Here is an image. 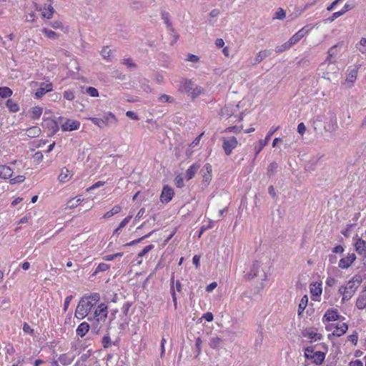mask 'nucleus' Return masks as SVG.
I'll list each match as a JSON object with an SVG mask.
<instances>
[{
	"label": "nucleus",
	"mask_w": 366,
	"mask_h": 366,
	"mask_svg": "<svg viewBox=\"0 0 366 366\" xmlns=\"http://www.w3.org/2000/svg\"><path fill=\"white\" fill-rule=\"evenodd\" d=\"M100 300V295L98 293H94L88 296H84L79 301L76 311L75 317L79 320L84 319L88 315L91 310L98 303Z\"/></svg>",
	"instance_id": "obj_1"
},
{
	"label": "nucleus",
	"mask_w": 366,
	"mask_h": 366,
	"mask_svg": "<svg viewBox=\"0 0 366 366\" xmlns=\"http://www.w3.org/2000/svg\"><path fill=\"white\" fill-rule=\"evenodd\" d=\"M362 282V277L355 274L345 285H342L339 288L338 292L342 296V302L350 300L354 296Z\"/></svg>",
	"instance_id": "obj_2"
},
{
	"label": "nucleus",
	"mask_w": 366,
	"mask_h": 366,
	"mask_svg": "<svg viewBox=\"0 0 366 366\" xmlns=\"http://www.w3.org/2000/svg\"><path fill=\"white\" fill-rule=\"evenodd\" d=\"M179 90L187 93L192 98H196L203 94L205 90L202 86L196 84L191 79H184L180 84Z\"/></svg>",
	"instance_id": "obj_3"
},
{
	"label": "nucleus",
	"mask_w": 366,
	"mask_h": 366,
	"mask_svg": "<svg viewBox=\"0 0 366 366\" xmlns=\"http://www.w3.org/2000/svg\"><path fill=\"white\" fill-rule=\"evenodd\" d=\"M108 315V307L104 303L99 304L94 312L93 318L89 317L88 320L89 321L94 320V325L95 329L98 330L102 327V322H104Z\"/></svg>",
	"instance_id": "obj_4"
},
{
	"label": "nucleus",
	"mask_w": 366,
	"mask_h": 366,
	"mask_svg": "<svg viewBox=\"0 0 366 366\" xmlns=\"http://www.w3.org/2000/svg\"><path fill=\"white\" fill-rule=\"evenodd\" d=\"M311 30L310 26H305L296 32L287 42L282 45L281 48L277 50V52H282L290 49L292 45L299 42L304 36L307 35Z\"/></svg>",
	"instance_id": "obj_5"
},
{
	"label": "nucleus",
	"mask_w": 366,
	"mask_h": 366,
	"mask_svg": "<svg viewBox=\"0 0 366 366\" xmlns=\"http://www.w3.org/2000/svg\"><path fill=\"white\" fill-rule=\"evenodd\" d=\"M305 356L307 359L312 360L317 365L321 364L325 358V353L320 351L315 352L311 347L305 348Z\"/></svg>",
	"instance_id": "obj_6"
},
{
	"label": "nucleus",
	"mask_w": 366,
	"mask_h": 366,
	"mask_svg": "<svg viewBox=\"0 0 366 366\" xmlns=\"http://www.w3.org/2000/svg\"><path fill=\"white\" fill-rule=\"evenodd\" d=\"M326 330L332 332V335L337 337L343 335L348 330L346 323H330L326 325Z\"/></svg>",
	"instance_id": "obj_7"
},
{
	"label": "nucleus",
	"mask_w": 366,
	"mask_h": 366,
	"mask_svg": "<svg viewBox=\"0 0 366 366\" xmlns=\"http://www.w3.org/2000/svg\"><path fill=\"white\" fill-rule=\"evenodd\" d=\"M222 142V147L227 155H229L238 144L237 139L234 137L223 138Z\"/></svg>",
	"instance_id": "obj_8"
},
{
	"label": "nucleus",
	"mask_w": 366,
	"mask_h": 366,
	"mask_svg": "<svg viewBox=\"0 0 366 366\" xmlns=\"http://www.w3.org/2000/svg\"><path fill=\"white\" fill-rule=\"evenodd\" d=\"M357 67L349 68L347 71V76L345 81L342 83V85L345 86L346 88L352 87L357 79Z\"/></svg>",
	"instance_id": "obj_9"
},
{
	"label": "nucleus",
	"mask_w": 366,
	"mask_h": 366,
	"mask_svg": "<svg viewBox=\"0 0 366 366\" xmlns=\"http://www.w3.org/2000/svg\"><path fill=\"white\" fill-rule=\"evenodd\" d=\"M356 255L355 253H347L345 257L340 259L338 267L342 269H347L354 263Z\"/></svg>",
	"instance_id": "obj_10"
},
{
	"label": "nucleus",
	"mask_w": 366,
	"mask_h": 366,
	"mask_svg": "<svg viewBox=\"0 0 366 366\" xmlns=\"http://www.w3.org/2000/svg\"><path fill=\"white\" fill-rule=\"evenodd\" d=\"M53 90V84L49 81H46L39 84V88L34 94L36 99L41 98L46 93Z\"/></svg>",
	"instance_id": "obj_11"
},
{
	"label": "nucleus",
	"mask_w": 366,
	"mask_h": 366,
	"mask_svg": "<svg viewBox=\"0 0 366 366\" xmlns=\"http://www.w3.org/2000/svg\"><path fill=\"white\" fill-rule=\"evenodd\" d=\"M279 129L278 127H272L269 132L267 133L266 137L264 139H260L259 141V146L256 147L254 148L255 154L257 155L262 149L268 144L271 137L273 135V134Z\"/></svg>",
	"instance_id": "obj_12"
},
{
	"label": "nucleus",
	"mask_w": 366,
	"mask_h": 366,
	"mask_svg": "<svg viewBox=\"0 0 366 366\" xmlns=\"http://www.w3.org/2000/svg\"><path fill=\"white\" fill-rule=\"evenodd\" d=\"M36 9L41 12V16L48 19H51L54 13V9L50 3L36 6Z\"/></svg>",
	"instance_id": "obj_13"
},
{
	"label": "nucleus",
	"mask_w": 366,
	"mask_h": 366,
	"mask_svg": "<svg viewBox=\"0 0 366 366\" xmlns=\"http://www.w3.org/2000/svg\"><path fill=\"white\" fill-rule=\"evenodd\" d=\"M302 335L310 340L311 342H316L322 339V335L318 333L316 328H307L303 330Z\"/></svg>",
	"instance_id": "obj_14"
},
{
	"label": "nucleus",
	"mask_w": 366,
	"mask_h": 366,
	"mask_svg": "<svg viewBox=\"0 0 366 366\" xmlns=\"http://www.w3.org/2000/svg\"><path fill=\"white\" fill-rule=\"evenodd\" d=\"M80 122L76 120L67 119L62 124L61 129L64 132H71L77 130L80 127Z\"/></svg>",
	"instance_id": "obj_15"
},
{
	"label": "nucleus",
	"mask_w": 366,
	"mask_h": 366,
	"mask_svg": "<svg viewBox=\"0 0 366 366\" xmlns=\"http://www.w3.org/2000/svg\"><path fill=\"white\" fill-rule=\"evenodd\" d=\"M174 196V190L172 187L165 185L163 187L161 195L160 201L162 203H168L170 202Z\"/></svg>",
	"instance_id": "obj_16"
},
{
	"label": "nucleus",
	"mask_w": 366,
	"mask_h": 366,
	"mask_svg": "<svg viewBox=\"0 0 366 366\" xmlns=\"http://www.w3.org/2000/svg\"><path fill=\"white\" fill-rule=\"evenodd\" d=\"M212 168L210 164H206L202 169L201 170V173L202 175L203 183L206 185H208L212 180Z\"/></svg>",
	"instance_id": "obj_17"
},
{
	"label": "nucleus",
	"mask_w": 366,
	"mask_h": 366,
	"mask_svg": "<svg viewBox=\"0 0 366 366\" xmlns=\"http://www.w3.org/2000/svg\"><path fill=\"white\" fill-rule=\"evenodd\" d=\"M260 264L258 261H254L250 265L249 272H244V277L248 280L252 279L256 277L259 272Z\"/></svg>",
	"instance_id": "obj_18"
},
{
	"label": "nucleus",
	"mask_w": 366,
	"mask_h": 366,
	"mask_svg": "<svg viewBox=\"0 0 366 366\" xmlns=\"http://www.w3.org/2000/svg\"><path fill=\"white\" fill-rule=\"evenodd\" d=\"M339 46V44H336L333 46H332L329 51H328V56L325 60V61L322 64V66L325 65L330 66V64H332L334 63V61L332 60L333 58H335L337 54V47Z\"/></svg>",
	"instance_id": "obj_19"
},
{
	"label": "nucleus",
	"mask_w": 366,
	"mask_h": 366,
	"mask_svg": "<svg viewBox=\"0 0 366 366\" xmlns=\"http://www.w3.org/2000/svg\"><path fill=\"white\" fill-rule=\"evenodd\" d=\"M340 318V316L339 315L337 310H328L325 312V314L322 318V321H323V322H333V321H336V320H339Z\"/></svg>",
	"instance_id": "obj_20"
},
{
	"label": "nucleus",
	"mask_w": 366,
	"mask_h": 366,
	"mask_svg": "<svg viewBox=\"0 0 366 366\" xmlns=\"http://www.w3.org/2000/svg\"><path fill=\"white\" fill-rule=\"evenodd\" d=\"M355 248L360 255H366V241L360 238L357 239L355 243Z\"/></svg>",
	"instance_id": "obj_21"
},
{
	"label": "nucleus",
	"mask_w": 366,
	"mask_h": 366,
	"mask_svg": "<svg viewBox=\"0 0 366 366\" xmlns=\"http://www.w3.org/2000/svg\"><path fill=\"white\" fill-rule=\"evenodd\" d=\"M13 170L7 165H0V178L3 179H10L12 177Z\"/></svg>",
	"instance_id": "obj_22"
},
{
	"label": "nucleus",
	"mask_w": 366,
	"mask_h": 366,
	"mask_svg": "<svg viewBox=\"0 0 366 366\" xmlns=\"http://www.w3.org/2000/svg\"><path fill=\"white\" fill-rule=\"evenodd\" d=\"M75 355L72 353L62 354L59 357V362L64 366L70 365L74 360Z\"/></svg>",
	"instance_id": "obj_23"
},
{
	"label": "nucleus",
	"mask_w": 366,
	"mask_h": 366,
	"mask_svg": "<svg viewBox=\"0 0 366 366\" xmlns=\"http://www.w3.org/2000/svg\"><path fill=\"white\" fill-rule=\"evenodd\" d=\"M352 6L350 4H345L343 8L337 12L332 14V16L328 19L330 22L333 21L335 19L345 14L347 11L352 9Z\"/></svg>",
	"instance_id": "obj_24"
},
{
	"label": "nucleus",
	"mask_w": 366,
	"mask_h": 366,
	"mask_svg": "<svg viewBox=\"0 0 366 366\" xmlns=\"http://www.w3.org/2000/svg\"><path fill=\"white\" fill-rule=\"evenodd\" d=\"M72 174L71 172L66 167H63L61 169L60 174L58 177V179L61 182H67L71 177Z\"/></svg>",
	"instance_id": "obj_25"
},
{
	"label": "nucleus",
	"mask_w": 366,
	"mask_h": 366,
	"mask_svg": "<svg viewBox=\"0 0 366 366\" xmlns=\"http://www.w3.org/2000/svg\"><path fill=\"white\" fill-rule=\"evenodd\" d=\"M199 169V164H193L192 165H191L186 171L185 178L187 180L192 179Z\"/></svg>",
	"instance_id": "obj_26"
},
{
	"label": "nucleus",
	"mask_w": 366,
	"mask_h": 366,
	"mask_svg": "<svg viewBox=\"0 0 366 366\" xmlns=\"http://www.w3.org/2000/svg\"><path fill=\"white\" fill-rule=\"evenodd\" d=\"M89 330V325L87 322H84L78 326L76 332L77 335L82 337L88 332Z\"/></svg>",
	"instance_id": "obj_27"
},
{
	"label": "nucleus",
	"mask_w": 366,
	"mask_h": 366,
	"mask_svg": "<svg viewBox=\"0 0 366 366\" xmlns=\"http://www.w3.org/2000/svg\"><path fill=\"white\" fill-rule=\"evenodd\" d=\"M219 14L220 11L219 9H212L209 14L208 24L212 26H216L217 18Z\"/></svg>",
	"instance_id": "obj_28"
},
{
	"label": "nucleus",
	"mask_w": 366,
	"mask_h": 366,
	"mask_svg": "<svg viewBox=\"0 0 366 366\" xmlns=\"http://www.w3.org/2000/svg\"><path fill=\"white\" fill-rule=\"evenodd\" d=\"M26 135L29 137L34 138L41 134V129L37 126H34L30 128H29L26 132Z\"/></svg>",
	"instance_id": "obj_29"
},
{
	"label": "nucleus",
	"mask_w": 366,
	"mask_h": 366,
	"mask_svg": "<svg viewBox=\"0 0 366 366\" xmlns=\"http://www.w3.org/2000/svg\"><path fill=\"white\" fill-rule=\"evenodd\" d=\"M102 119L105 126L117 122L115 115L112 112L105 113Z\"/></svg>",
	"instance_id": "obj_30"
},
{
	"label": "nucleus",
	"mask_w": 366,
	"mask_h": 366,
	"mask_svg": "<svg viewBox=\"0 0 366 366\" xmlns=\"http://www.w3.org/2000/svg\"><path fill=\"white\" fill-rule=\"evenodd\" d=\"M41 31L49 39L55 40L59 36V34L47 28H42Z\"/></svg>",
	"instance_id": "obj_31"
},
{
	"label": "nucleus",
	"mask_w": 366,
	"mask_h": 366,
	"mask_svg": "<svg viewBox=\"0 0 366 366\" xmlns=\"http://www.w3.org/2000/svg\"><path fill=\"white\" fill-rule=\"evenodd\" d=\"M310 292L314 297H320L322 292L320 284H312L310 285Z\"/></svg>",
	"instance_id": "obj_32"
},
{
	"label": "nucleus",
	"mask_w": 366,
	"mask_h": 366,
	"mask_svg": "<svg viewBox=\"0 0 366 366\" xmlns=\"http://www.w3.org/2000/svg\"><path fill=\"white\" fill-rule=\"evenodd\" d=\"M83 199L81 196H76L75 198L71 199L67 202L66 207L69 209L76 207L81 202Z\"/></svg>",
	"instance_id": "obj_33"
},
{
	"label": "nucleus",
	"mask_w": 366,
	"mask_h": 366,
	"mask_svg": "<svg viewBox=\"0 0 366 366\" xmlns=\"http://www.w3.org/2000/svg\"><path fill=\"white\" fill-rule=\"evenodd\" d=\"M122 210V207L119 205H115L114 206L111 210L107 212L104 215V219H109L112 217V216L119 213Z\"/></svg>",
	"instance_id": "obj_34"
},
{
	"label": "nucleus",
	"mask_w": 366,
	"mask_h": 366,
	"mask_svg": "<svg viewBox=\"0 0 366 366\" xmlns=\"http://www.w3.org/2000/svg\"><path fill=\"white\" fill-rule=\"evenodd\" d=\"M356 307L359 310H362L366 307V295L360 294L356 300Z\"/></svg>",
	"instance_id": "obj_35"
},
{
	"label": "nucleus",
	"mask_w": 366,
	"mask_h": 366,
	"mask_svg": "<svg viewBox=\"0 0 366 366\" xmlns=\"http://www.w3.org/2000/svg\"><path fill=\"white\" fill-rule=\"evenodd\" d=\"M6 106L10 112H17L19 110V104L13 100L9 99L6 102Z\"/></svg>",
	"instance_id": "obj_36"
},
{
	"label": "nucleus",
	"mask_w": 366,
	"mask_h": 366,
	"mask_svg": "<svg viewBox=\"0 0 366 366\" xmlns=\"http://www.w3.org/2000/svg\"><path fill=\"white\" fill-rule=\"evenodd\" d=\"M222 340L217 336L212 337L209 340V345L212 349H218L222 343Z\"/></svg>",
	"instance_id": "obj_37"
},
{
	"label": "nucleus",
	"mask_w": 366,
	"mask_h": 366,
	"mask_svg": "<svg viewBox=\"0 0 366 366\" xmlns=\"http://www.w3.org/2000/svg\"><path fill=\"white\" fill-rule=\"evenodd\" d=\"M31 117L34 119H39L43 112V108L41 107H34L31 108Z\"/></svg>",
	"instance_id": "obj_38"
},
{
	"label": "nucleus",
	"mask_w": 366,
	"mask_h": 366,
	"mask_svg": "<svg viewBox=\"0 0 366 366\" xmlns=\"http://www.w3.org/2000/svg\"><path fill=\"white\" fill-rule=\"evenodd\" d=\"M49 25L54 29H59L64 32H67V27L64 26L61 21L56 20L49 23Z\"/></svg>",
	"instance_id": "obj_39"
},
{
	"label": "nucleus",
	"mask_w": 366,
	"mask_h": 366,
	"mask_svg": "<svg viewBox=\"0 0 366 366\" xmlns=\"http://www.w3.org/2000/svg\"><path fill=\"white\" fill-rule=\"evenodd\" d=\"M268 55V51L267 50L261 51L258 54H257L256 56L254 59V61L252 62L253 64H257L261 62L264 59H265Z\"/></svg>",
	"instance_id": "obj_40"
},
{
	"label": "nucleus",
	"mask_w": 366,
	"mask_h": 366,
	"mask_svg": "<svg viewBox=\"0 0 366 366\" xmlns=\"http://www.w3.org/2000/svg\"><path fill=\"white\" fill-rule=\"evenodd\" d=\"M308 302V297L307 295H304L300 303H299V307H298V314L300 315L306 308Z\"/></svg>",
	"instance_id": "obj_41"
},
{
	"label": "nucleus",
	"mask_w": 366,
	"mask_h": 366,
	"mask_svg": "<svg viewBox=\"0 0 366 366\" xmlns=\"http://www.w3.org/2000/svg\"><path fill=\"white\" fill-rule=\"evenodd\" d=\"M174 285V277L172 276L170 280V293H171V295L172 297L174 307L177 308V296H176Z\"/></svg>",
	"instance_id": "obj_42"
},
{
	"label": "nucleus",
	"mask_w": 366,
	"mask_h": 366,
	"mask_svg": "<svg viewBox=\"0 0 366 366\" xmlns=\"http://www.w3.org/2000/svg\"><path fill=\"white\" fill-rule=\"evenodd\" d=\"M12 94L13 92L10 88L7 86L0 87V97L1 98L10 97Z\"/></svg>",
	"instance_id": "obj_43"
},
{
	"label": "nucleus",
	"mask_w": 366,
	"mask_h": 366,
	"mask_svg": "<svg viewBox=\"0 0 366 366\" xmlns=\"http://www.w3.org/2000/svg\"><path fill=\"white\" fill-rule=\"evenodd\" d=\"M85 93L88 94L90 97H99L98 90L96 88L92 87V86L86 87Z\"/></svg>",
	"instance_id": "obj_44"
},
{
	"label": "nucleus",
	"mask_w": 366,
	"mask_h": 366,
	"mask_svg": "<svg viewBox=\"0 0 366 366\" xmlns=\"http://www.w3.org/2000/svg\"><path fill=\"white\" fill-rule=\"evenodd\" d=\"M242 129H243V127L242 126L241 127H237V126L229 127L226 128L224 129V132H225V133L234 132V133L238 134L242 130Z\"/></svg>",
	"instance_id": "obj_45"
},
{
	"label": "nucleus",
	"mask_w": 366,
	"mask_h": 366,
	"mask_svg": "<svg viewBox=\"0 0 366 366\" xmlns=\"http://www.w3.org/2000/svg\"><path fill=\"white\" fill-rule=\"evenodd\" d=\"M357 49L362 54H366V38H362L360 39Z\"/></svg>",
	"instance_id": "obj_46"
},
{
	"label": "nucleus",
	"mask_w": 366,
	"mask_h": 366,
	"mask_svg": "<svg viewBox=\"0 0 366 366\" xmlns=\"http://www.w3.org/2000/svg\"><path fill=\"white\" fill-rule=\"evenodd\" d=\"M112 54V50L108 46L104 47L101 51V54H102V57L104 59H107V60L109 59V57L111 56Z\"/></svg>",
	"instance_id": "obj_47"
},
{
	"label": "nucleus",
	"mask_w": 366,
	"mask_h": 366,
	"mask_svg": "<svg viewBox=\"0 0 366 366\" xmlns=\"http://www.w3.org/2000/svg\"><path fill=\"white\" fill-rule=\"evenodd\" d=\"M25 177L24 175H18L14 178H10L9 179V182L10 184H17V183H21L23 182H24L25 180Z\"/></svg>",
	"instance_id": "obj_48"
},
{
	"label": "nucleus",
	"mask_w": 366,
	"mask_h": 366,
	"mask_svg": "<svg viewBox=\"0 0 366 366\" xmlns=\"http://www.w3.org/2000/svg\"><path fill=\"white\" fill-rule=\"evenodd\" d=\"M159 101L160 102H163V103H165V102L172 103V102H174V99L172 97L169 96L167 94H162L159 97Z\"/></svg>",
	"instance_id": "obj_49"
},
{
	"label": "nucleus",
	"mask_w": 366,
	"mask_h": 366,
	"mask_svg": "<svg viewBox=\"0 0 366 366\" xmlns=\"http://www.w3.org/2000/svg\"><path fill=\"white\" fill-rule=\"evenodd\" d=\"M109 267H110V266L106 263H100L97 267L94 272L98 273V272H104V271H107V269H109Z\"/></svg>",
	"instance_id": "obj_50"
},
{
	"label": "nucleus",
	"mask_w": 366,
	"mask_h": 366,
	"mask_svg": "<svg viewBox=\"0 0 366 366\" xmlns=\"http://www.w3.org/2000/svg\"><path fill=\"white\" fill-rule=\"evenodd\" d=\"M88 119L100 128L105 126L102 118L89 117Z\"/></svg>",
	"instance_id": "obj_51"
},
{
	"label": "nucleus",
	"mask_w": 366,
	"mask_h": 366,
	"mask_svg": "<svg viewBox=\"0 0 366 366\" xmlns=\"http://www.w3.org/2000/svg\"><path fill=\"white\" fill-rule=\"evenodd\" d=\"M277 164L276 162H272L267 167V173L269 175L273 174L277 169Z\"/></svg>",
	"instance_id": "obj_52"
},
{
	"label": "nucleus",
	"mask_w": 366,
	"mask_h": 366,
	"mask_svg": "<svg viewBox=\"0 0 366 366\" xmlns=\"http://www.w3.org/2000/svg\"><path fill=\"white\" fill-rule=\"evenodd\" d=\"M123 255L122 252H118L113 254H108L103 257V259L105 261H112L116 257H122Z\"/></svg>",
	"instance_id": "obj_53"
},
{
	"label": "nucleus",
	"mask_w": 366,
	"mask_h": 366,
	"mask_svg": "<svg viewBox=\"0 0 366 366\" xmlns=\"http://www.w3.org/2000/svg\"><path fill=\"white\" fill-rule=\"evenodd\" d=\"M102 345L104 348H108L111 346L112 345V341H111V338L109 335H105L103 338H102Z\"/></svg>",
	"instance_id": "obj_54"
},
{
	"label": "nucleus",
	"mask_w": 366,
	"mask_h": 366,
	"mask_svg": "<svg viewBox=\"0 0 366 366\" xmlns=\"http://www.w3.org/2000/svg\"><path fill=\"white\" fill-rule=\"evenodd\" d=\"M154 248L153 244H149L146 246L139 254L138 256L139 257H144L146 254H147L149 252H150Z\"/></svg>",
	"instance_id": "obj_55"
},
{
	"label": "nucleus",
	"mask_w": 366,
	"mask_h": 366,
	"mask_svg": "<svg viewBox=\"0 0 366 366\" xmlns=\"http://www.w3.org/2000/svg\"><path fill=\"white\" fill-rule=\"evenodd\" d=\"M64 97L69 101H72L75 98V95L73 91L66 90L64 92Z\"/></svg>",
	"instance_id": "obj_56"
},
{
	"label": "nucleus",
	"mask_w": 366,
	"mask_h": 366,
	"mask_svg": "<svg viewBox=\"0 0 366 366\" xmlns=\"http://www.w3.org/2000/svg\"><path fill=\"white\" fill-rule=\"evenodd\" d=\"M152 232H150V233H149L148 234H147V235H145V236H144V237H141V238H139V239H135V240H133V241H132V242H129V243H127L126 244H124V246H125V247H126V246H132V245H134V244H137V243H139V242H142L144 239H145V238H148L149 237H150V235L152 234Z\"/></svg>",
	"instance_id": "obj_57"
},
{
	"label": "nucleus",
	"mask_w": 366,
	"mask_h": 366,
	"mask_svg": "<svg viewBox=\"0 0 366 366\" xmlns=\"http://www.w3.org/2000/svg\"><path fill=\"white\" fill-rule=\"evenodd\" d=\"M25 19L28 22H34L36 20V14L34 11L29 12L25 16Z\"/></svg>",
	"instance_id": "obj_58"
},
{
	"label": "nucleus",
	"mask_w": 366,
	"mask_h": 366,
	"mask_svg": "<svg viewBox=\"0 0 366 366\" xmlns=\"http://www.w3.org/2000/svg\"><path fill=\"white\" fill-rule=\"evenodd\" d=\"M144 212H145L144 208H141L139 210L138 213L137 214L136 217H134V222H133L134 224H135L142 217Z\"/></svg>",
	"instance_id": "obj_59"
},
{
	"label": "nucleus",
	"mask_w": 366,
	"mask_h": 366,
	"mask_svg": "<svg viewBox=\"0 0 366 366\" xmlns=\"http://www.w3.org/2000/svg\"><path fill=\"white\" fill-rule=\"evenodd\" d=\"M285 16V11L282 9H279L275 13L274 18L277 19H283Z\"/></svg>",
	"instance_id": "obj_60"
},
{
	"label": "nucleus",
	"mask_w": 366,
	"mask_h": 366,
	"mask_svg": "<svg viewBox=\"0 0 366 366\" xmlns=\"http://www.w3.org/2000/svg\"><path fill=\"white\" fill-rule=\"evenodd\" d=\"M132 218V214L128 215L127 217H125L119 224V227L122 229H123L131 220Z\"/></svg>",
	"instance_id": "obj_61"
},
{
	"label": "nucleus",
	"mask_w": 366,
	"mask_h": 366,
	"mask_svg": "<svg viewBox=\"0 0 366 366\" xmlns=\"http://www.w3.org/2000/svg\"><path fill=\"white\" fill-rule=\"evenodd\" d=\"M23 331L25 333H28L31 335H34V330L31 328L28 323H24L23 325Z\"/></svg>",
	"instance_id": "obj_62"
},
{
	"label": "nucleus",
	"mask_w": 366,
	"mask_h": 366,
	"mask_svg": "<svg viewBox=\"0 0 366 366\" xmlns=\"http://www.w3.org/2000/svg\"><path fill=\"white\" fill-rule=\"evenodd\" d=\"M203 134H199V136H197L194 140L191 143V144L189 145L190 147L192 148H195L197 146L199 145V142H200V139L202 137Z\"/></svg>",
	"instance_id": "obj_63"
},
{
	"label": "nucleus",
	"mask_w": 366,
	"mask_h": 366,
	"mask_svg": "<svg viewBox=\"0 0 366 366\" xmlns=\"http://www.w3.org/2000/svg\"><path fill=\"white\" fill-rule=\"evenodd\" d=\"M73 299V296L72 295H69L66 297L65 300H64V311H66L69 306V304L71 302V301Z\"/></svg>",
	"instance_id": "obj_64"
}]
</instances>
